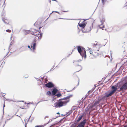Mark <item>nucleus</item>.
Listing matches in <instances>:
<instances>
[{
	"label": "nucleus",
	"mask_w": 127,
	"mask_h": 127,
	"mask_svg": "<svg viewBox=\"0 0 127 127\" xmlns=\"http://www.w3.org/2000/svg\"><path fill=\"white\" fill-rule=\"evenodd\" d=\"M72 96V95L64 97L63 98H61L59 99V101L54 103L55 107L56 108H60L61 107L65 106L69 101V99Z\"/></svg>",
	"instance_id": "f257e3e1"
},
{
	"label": "nucleus",
	"mask_w": 127,
	"mask_h": 127,
	"mask_svg": "<svg viewBox=\"0 0 127 127\" xmlns=\"http://www.w3.org/2000/svg\"><path fill=\"white\" fill-rule=\"evenodd\" d=\"M92 47L94 48L93 55L95 58L98 56L99 54L97 52L99 51V45L97 44H92Z\"/></svg>",
	"instance_id": "f03ea898"
},
{
	"label": "nucleus",
	"mask_w": 127,
	"mask_h": 127,
	"mask_svg": "<svg viewBox=\"0 0 127 127\" xmlns=\"http://www.w3.org/2000/svg\"><path fill=\"white\" fill-rule=\"evenodd\" d=\"M77 49L78 52L80 54L82 57L83 58L84 56L85 58H86V55L85 49L80 46L78 47Z\"/></svg>",
	"instance_id": "7ed1b4c3"
},
{
	"label": "nucleus",
	"mask_w": 127,
	"mask_h": 127,
	"mask_svg": "<svg viewBox=\"0 0 127 127\" xmlns=\"http://www.w3.org/2000/svg\"><path fill=\"white\" fill-rule=\"evenodd\" d=\"M127 89V82H126L120 87V90L121 91L126 90Z\"/></svg>",
	"instance_id": "20e7f679"
},
{
	"label": "nucleus",
	"mask_w": 127,
	"mask_h": 127,
	"mask_svg": "<svg viewBox=\"0 0 127 127\" xmlns=\"http://www.w3.org/2000/svg\"><path fill=\"white\" fill-rule=\"evenodd\" d=\"M86 123V120H84L81 122L78 125L77 127H84Z\"/></svg>",
	"instance_id": "39448f33"
},
{
	"label": "nucleus",
	"mask_w": 127,
	"mask_h": 127,
	"mask_svg": "<svg viewBox=\"0 0 127 127\" xmlns=\"http://www.w3.org/2000/svg\"><path fill=\"white\" fill-rule=\"evenodd\" d=\"M113 94H114L112 93V92L110 91L106 92L104 94L106 98H107L108 97L111 96Z\"/></svg>",
	"instance_id": "423d86ee"
},
{
	"label": "nucleus",
	"mask_w": 127,
	"mask_h": 127,
	"mask_svg": "<svg viewBox=\"0 0 127 127\" xmlns=\"http://www.w3.org/2000/svg\"><path fill=\"white\" fill-rule=\"evenodd\" d=\"M40 31H36L35 32H34L35 33V34H37V35H38L36 37H38V39H40L42 35V33H41V34L40 33Z\"/></svg>",
	"instance_id": "0eeeda50"
},
{
	"label": "nucleus",
	"mask_w": 127,
	"mask_h": 127,
	"mask_svg": "<svg viewBox=\"0 0 127 127\" xmlns=\"http://www.w3.org/2000/svg\"><path fill=\"white\" fill-rule=\"evenodd\" d=\"M45 85L46 87L49 88H51L54 86L53 84L51 82H49L48 83L45 84Z\"/></svg>",
	"instance_id": "6e6552de"
},
{
	"label": "nucleus",
	"mask_w": 127,
	"mask_h": 127,
	"mask_svg": "<svg viewBox=\"0 0 127 127\" xmlns=\"http://www.w3.org/2000/svg\"><path fill=\"white\" fill-rule=\"evenodd\" d=\"M105 100L107 101V100L108 99V98H106V97L105 96V95L104 94V96H103L101 98H98L99 100H100L101 102H103L104 101V100L105 99Z\"/></svg>",
	"instance_id": "1a4fd4ad"
},
{
	"label": "nucleus",
	"mask_w": 127,
	"mask_h": 127,
	"mask_svg": "<svg viewBox=\"0 0 127 127\" xmlns=\"http://www.w3.org/2000/svg\"><path fill=\"white\" fill-rule=\"evenodd\" d=\"M111 88L113 89V90L111 91L113 94H114L115 92L116 91L117 89V87L114 86H112V87Z\"/></svg>",
	"instance_id": "9d476101"
},
{
	"label": "nucleus",
	"mask_w": 127,
	"mask_h": 127,
	"mask_svg": "<svg viewBox=\"0 0 127 127\" xmlns=\"http://www.w3.org/2000/svg\"><path fill=\"white\" fill-rule=\"evenodd\" d=\"M104 19H103L102 21L100 20V22L101 23V24L100 25H99L98 26L99 27V28L102 29V30H103V28L104 27V26H103L102 27H100V26L103 25V22H104Z\"/></svg>",
	"instance_id": "9b49d317"
},
{
	"label": "nucleus",
	"mask_w": 127,
	"mask_h": 127,
	"mask_svg": "<svg viewBox=\"0 0 127 127\" xmlns=\"http://www.w3.org/2000/svg\"><path fill=\"white\" fill-rule=\"evenodd\" d=\"M58 90L56 88H54L52 92V95H55L57 92Z\"/></svg>",
	"instance_id": "f8f14e48"
},
{
	"label": "nucleus",
	"mask_w": 127,
	"mask_h": 127,
	"mask_svg": "<svg viewBox=\"0 0 127 127\" xmlns=\"http://www.w3.org/2000/svg\"><path fill=\"white\" fill-rule=\"evenodd\" d=\"M100 102H101V101L98 99L97 100H96L95 101L94 104V105L98 106L99 105V103Z\"/></svg>",
	"instance_id": "ddd939ff"
},
{
	"label": "nucleus",
	"mask_w": 127,
	"mask_h": 127,
	"mask_svg": "<svg viewBox=\"0 0 127 127\" xmlns=\"http://www.w3.org/2000/svg\"><path fill=\"white\" fill-rule=\"evenodd\" d=\"M86 24L85 23H83L82 24H79V26L80 27H85Z\"/></svg>",
	"instance_id": "4468645a"
},
{
	"label": "nucleus",
	"mask_w": 127,
	"mask_h": 127,
	"mask_svg": "<svg viewBox=\"0 0 127 127\" xmlns=\"http://www.w3.org/2000/svg\"><path fill=\"white\" fill-rule=\"evenodd\" d=\"M91 27L90 26L87 27L86 28V32H89L91 30Z\"/></svg>",
	"instance_id": "2eb2a0df"
},
{
	"label": "nucleus",
	"mask_w": 127,
	"mask_h": 127,
	"mask_svg": "<svg viewBox=\"0 0 127 127\" xmlns=\"http://www.w3.org/2000/svg\"><path fill=\"white\" fill-rule=\"evenodd\" d=\"M83 117V116L82 115L79 116L78 117V118L77 120V122H79L82 118Z\"/></svg>",
	"instance_id": "dca6fc26"
},
{
	"label": "nucleus",
	"mask_w": 127,
	"mask_h": 127,
	"mask_svg": "<svg viewBox=\"0 0 127 127\" xmlns=\"http://www.w3.org/2000/svg\"><path fill=\"white\" fill-rule=\"evenodd\" d=\"M62 95L61 94L59 93L55 95V96H57L58 97H60Z\"/></svg>",
	"instance_id": "f3484780"
},
{
	"label": "nucleus",
	"mask_w": 127,
	"mask_h": 127,
	"mask_svg": "<svg viewBox=\"0 0 127 127\" xmlns=\"http://www.w3.org/2000/svg\"><path fill=\"white\" fill-rule=\"evenodd\" d=\"M103 42H104V43L105 44L104 45V46L107 42V40L106 39H104Z\"/></svg>",
	"instance_id": "a211bd4d"
},
{
	"label": "nucleus",
	"mask_w": 127,
	"mask_h": 127,
	"mask_svg": "<svg viewBox=\"0 0 127 127\" xmlns=\"http://www.w3.org/2000/svg\"><path fill=\"white\" fill-rule=\"evenodd\" d=\"M51 92L50 91H48L47 92V95H51Z\"/></svg>",
	"instance_id": "6ab92c4d"
},
{
	"label": "nucleus",
	"mask_w": 127,
	"mask_h": 127,
	"mask_svg": "<svg viewBox=\"0 0 127 127\" xmlns=\"http://www.w3.org/2000/svg\"><path fill=\"white\" fill-rule=\"evenodd\" d=\"M31 33L33 35H37V34H35V33H34V32H31Z\"/></svg>",
	"instance_id": "aec40b11"
},
{
	"label": "nucleus",
	"mask_w": 127,
	"mask_h": 127,
	"mask_svg": "<svg viewBox=\"0 0 127 127\" xmlns=\"http://www.w3.org/2000/svg\"><path fill=\"white\" fill-rule=\"evenodd\" d=\"M84 28L85 27H83V28H82V30H81L82 31V32H86V31H84V29H85Z\"/></svg>",
	"instance_id": "412c9836"
},
{
	"label": "nucleus",
	"mask_w": 127,
	"mask_h": 127,
	"mask_svg": "<svg viewBox=\"0 0 127 127\" xmlns=\"http://www.w3.org/2000/svg\"><path fill=\"white\" fill-rule=\"evenodd\" d=\"M31 47L32 48V49L33 50V52H34V50L35 49V47H32V45H31Z\"/></svg>",
	"instance_id": "4be33fe9"
},
{
	"label": "nucleus",
	"mask_w": 127,
	"mask_h": 127,
	"mask_svg": "<svg viewBox=\"0 0 127 127\" xmlns=\"http://www.w3.org/2000/svg\"><path fill=\"white\" fill-rule=\"evenodd\" d=\"M93 51H91V50H90L89 51V53H90V54H93Z\"/></svg>",
	"instance_id": "5701e85b"
},
{
	"label": "nucleus",
	"mask_w": 127,
	"mask_h": 127,
	"mask_svg": "<svg viewBox=\"0 0 127 127\" xmlns=\"http://www.w3.org/2000/svg\"><path fill=\"white\" fill-rule=\"evenodd\" d=\"M32 47H35L36 45V43H33Z\"/></svg>",
	"instance_id": "b1692460"
},
{
	"label": "nucleus",
	"mask_w": 127,
	"mask_h": 127,
	"mask_svg": "<svg viewBox=\"0 0 127 127\" xmlns=\"http://www.w3.org/2000/svg\"><path fill=\"white\" fill-rule=\"evenodd\" d=\"M30 32V31H28V30L26 31H25V32L26 33V34H28Z\"/></svg>",
	"instance_id": "393cba45"
},
{
	"label": "nucleus",
	"mask_w": 127,
	"mask_h": 127,
	"mask_svg": "<svg viewBox=\"0 0 127 127\" xmlns=\"http://www.w3.org/2000/svg\"><path fill=\"white\" fill-rule=\"evenodd\" d=\"M54 12L56 13H58V14L60 15H61L63 13H60L59 12L57 11H55Z\"/></svg>",
	"instance_id": "a878e982"
},
{
	"label": "nucleus",
	"mask_w": 127,
	"mask_h": 127,
	"mask_svg": "<svg viewBox=\"0 0 127 127\" xmlns=\"http://www.w3.org/2000/svg\"><path fill=\"white\" fill-rule=\"evenodd\" d=\"M6 31L8 32H11V30H6Z\"/></svg>",
	"instance_id": "bb28decb"
},
{
	"label": "nucleus",
	"mask_w": 127,
	"mask_h": 127,
	"mask_svg": "<svg viewBox=\"0 0 127 127\" xmlns=\"http://www.w3.org/2000/svg\"><path fill=\"white\" fill-rule=\"evenodd\" d=\"M45 100H41L39 101V102H38L36 104V106L38 104V103H39L41 102H42V101H45Z\"/></svg>",
	"instance_id": "cd10ccee"
},
{
	"label": "nucleus",
	"mask_w": 127,
	"mask_h": 127,
	"mask_svg": "<svg viewBox=\"0 0 127 127\" xmlns=\"http://www.w3.org/2000/svg\"><path fill=\"white\" fill-rule=\"evenodd\" d=\"M72 112V110H70V111L67 114H68V115L70 113H71Z\"/></svg>",
	"instance_id": "c85d7f7f"
},
{
	"label": "nucleus",
	"mask_w": 127,
	"mask_h": 127,
	"mask_svg": "<svg viewBox=\"0 0 127 127\" xmlns=\"http://www.w3.org/2000/svg\"><path fill=\"white\" fill-rule=\"evenodd\" d=\"M27 104H33V102H30L29 103H28Z\"/></svg>",
	"instance_id": "c756f323"
},
{
	"label": "nucleus",
	"mask_w": 127,
	"mask_h": 127,
	"mask_svg": "<svg viewBox=\"0 0 127 127\" xmlns=\"http://www.w3.org/2000/svg\"><path fill=\"white\" fill-rule=\"evenodd\" d=\"M1 95L2 96H3L5 95H4V94L2 93H1Z\"/></svg>",
	"instance_id": "7c9ffc66"
},
{
	"label": "nucleus",
	"mask_w": 127,
	"mask_h": 127,
	"mask_svg": "<svg viewBox=\"0 0 127 127\" xmlns=\"http://www.w3.org/2000/svg\"><path fill=\"white\" fill-rule=\"evenodd\" d=\"M71 127H75V124H72L71 125Z\"/></svg>",
	"instance_id": "2f4dec72"
},
{
	"label": "nucleus",
	"mask_w": 127,
	"mask_h": 127,
	"mask_svg": "<svg viewBox=\"0 0 127 127\" xmlns=\"http://www.w3.org/2000/svg\"><path fill=\"white\" fill-rule=\"evenodd\" d=\"M28 48H30L31 50H32L31 48H30V47L29 45H28Z\"/></svg>",
	"instance_id": "473e14b6"
},
{
	"label": "nucleus",
	"mask_w": 127,
	"mask_h": 127,
	"mask_svg": "<svg viewBox=\"0 0 127 127\" xmlns=\"http://www.w3.org/2000/svg\"><path fill=\"white\" fill-rule=\"evenodd\" d=\"M5 106V104H4H4L3 105V109H4V107Z\"/></svg>",
	"instance_id": "72a5a7b5"
},
{
	"label": "nucleus",
	"mask_w": 127,
	"mask_h": 127,
	"mask_svg": "<svg viewBox=\"0 0 127 127\" xmlns=\"http://www.w3.org/2000/svg\"><path fill=\"white\" fill-rule=\"evenodd\" d=\"M12 45V44H11V42L10 44V45L9 46V47H10V46Z\"/></svg>",
	"instance_id": "f704fd0d"
},
{
	"label": "nucleus",
	"mask_w": 127,
	"mask_h": 127,
	"mask_svg": "<svg viewBox=\"0 0 127 127\" xmlns=\"http://www.w3.org/2000/svg\"><path fill=\"white\" fill-rule=\"evenodd\" d=\"M54 66H53L51 68V70H52L53 68H54Z\"/></svg>",
	"instance_id": "c9c22d12"
},
{
	"label": "nucleus",
	"mask_w": 127,
	"mask_h": 127,
	"mask_svg": "<svg viewBox=\"0 0 127 127\" xmlns=\"http://www.w3.org/2000/svg\"><path fill=\"white\" fill-rule=\"evenodd\" d=\"M66 58H64V59H63L62 60V61L63 60H66Z\"/></svg>",
	"instance_id": "e433bc0d"
},
{
	"label": "nucleus",
	"mask_w": 127,
	"mask_h": 127,
	"mask_svg": "<svg viewBox=\"0 0 127 127\" xmlns=\"http://www.w3.org/2000/svg\"><path fill=\"white\" fill-rule=\"evenodd\" d=\"M3 20V22L4 23H6L5 22V21L4 20Z\"/></svg>",
	"instance_id": "4c0bfd02"
},
{
	"label": "nucleus",
	"mask_w": 127,
	"mask_h": 127,
	"mask_svg": "<svg viewBox=\"0 0 127 127\" xmlns=\"http://www.w3.org/2000/svg\"><path fill=\"white\" fill-rule=\"evenodd\" d=\"M31 116H30V117H29V119H28V121L30 119V117H31Z\"/></svg>",
	"instance_id": "58836bf2"
},
{
	"label": "nucleus",
	"mask_w": 127,
	"mask_h": 127,
	"mask_svg": "<svg viewBox=\"0 0 127 127\" xmlns=\"http://www.w3.org/2000/svg\"><path fill=\"white\" fill-rule=\"evenodd\" d=\"M57 114H60V113L59 112L57 113Z\"/></svg>",
	"instance_id": "ea45409f"
},
{
	"label": "nucleus",
	"mask_w": 127,
	"mask_h": 127,
	"mask_svg": "<svg viewBox=\"0 0 127 127\" xmlns=\"http://www.w3.org/2000/svg\"><path fill=\"white\" fill-rule=\"evenodd\" d=\"M72 52H71L70 54H69L68 55H69V56H70V55L71 54H72Z\"/></svg>",
	"instance_id": "a19ab883"
},
{
	"label": "nucleus",
	"mask_w": 127,
	"mask_h": 127,
	"mask_svg": "<svg viewBox=\"0 0 127 127\" xmlns=\"http://www.w3.org/2000/svg\"><path fill=\"white\" fill-rule=\"evenodd\" d=\"M63 11V12H66L68 11Z\"/></svg>",
	"instance_id": "79ce46f5"
},
{
	"label": "nucleus",
	"mask_w": 127,
	"mask_h": 127,
	"mask_svg": "<svg viewBox=\"0 0 127 127\" xmlns=\"http://www.w3.org/2000/svg\"><path fill=\"white\" fill-rule=\"evenodd\" d=\"M69 56H69V55H68V56H67V57H68Z\"/></svg>",
	"instance_id": "37998d69"
},
{
	"label": "nucleus",
	"mask_w": 127,
	"mask_h": 127,
	"mask_svg": "<svg viewBox=\"0 0 127 127\" xmlns=\"http://www.w3.org/2000/svg\"><path fill=\"white\" fill-rule=\"evenodd\" d=\"M71 91V90L70 91H67V92H70Z\"/></svg>",
	"instance_id": "c03bdc74"
},
{
	"label": "nucleus",
	"mask_w": 127,
	"mask_h": 127,
	"mask_svg": "<svg viewBox=\"0 0 127 127\" xmlns=\"http://www.w3.org/2000/svg\"><path fill=\"white\" fill-rule=\"evenodd\" d=\"M36 22H35V24H34V25H35V24H36Z\"/></svg>",
	"instance_id": "a18cd8bd"
},
{
	"label": "nucleus",
	"mask_w": 127,
	"mask_h": 127,
	"mask_svg": "<svg viewBox=\"0 0 127 127\" xmlns=\"http://www.w3.org/2000/svg\"><path fill=\"white\" fill-rule=\"evenodd\" d=\"M11 101H14L13 100H11Z\"/></svg>",
	"instance_id": "49530a36"
},
{
	"label": "nucleus",
	"mask_w": 127,
	"mask_h": 127,
	"mask_svg": "<svg viewBox=\"0 0 127 127\" xmlns=\"http://www.w3.org/2000/svg\"><path fill=\"white\" fill-rule=\"evenodd\" d=\"M25 127H26V124Z\"/></svg>",
	"instance_id": "de8ad7c7"
},
{
	"label": "nucleus",
	"mask_w": 127,
	"mask_h": 127,
	"mask_svg": "<svg viewBox=\"0 0 127 127\" xmlns=\"http://www.w3.org/2000/svg\"><path fill=\"white\" fill-rule=\"evenodd\" d=\"M12 36H11V38H10V39H11V38H12Z\"/></svg>",
	"instance_id": "09e8293b"
},
{
	"label": "nucleus",
	"mask_w": 127,
	"mask_h": 127,
	"mask_svg": "<svg viewBox=\"0 0 127 127\" xmlns=\"http://www.w3.org/2000/svg\"><path fill=\"white\" fill-rule=\"evenodd\" d=\"M41 28V27H40V28H39V29L40 30V28Z\"/></svg>",
	"instance_id": "8fccbe9b"
},
{
	"label": "nucleus",
	"mask_w": 127,
	"mask_h": 127,
	"mask_svg": "<svg viewBox=\"0 0 127 127\" xmlns=\"http://www.w3.org/2000/svg\"><path fill=\"white\" fill-rule=\"evenodd\" d=\"M61 19H63V18H60Z\"/></svg>",
	"instance_id": "3c124183"
},
{
	"label": "nucleus",
	"mask_w": 127,
	"mask_h": 127,
	"mask_svg": "<svg viewBox=\"0 0 127 127\" xmlns=\"http://www.w3.org/2000/svg\"><path fill=\"white\" fill-rule=\"evenodd\" d=\"M54 12V11H52V13H51V14H52V13L53 12Z\"/></svg>",
	"instance_id": "603ef678"
},
{
	"label": "nucleus",
	"mask_w": 127,
	"mask_h": 127,
	"mask_svg": "<svg viewBox=\"0 0 127 127\" xmlns=\"http://www.w3.org/2000/svg\"><path fill=\"white\" fill-rule=\"evenodd\" d=\"M79 85V83H78V85H77V86H78Z\"/></svg>",
	"instance_id": "864d4df0"
},
{
	"label": "nucleus",
	"mask_w": 127,
	"mask_h": 127,
	"mask_svg": "<svg viewBox=\"0 0 127 127\" xmlns=\"http://www.w3.org/2000/svg\"><path fill=\"white\" fill-rule=\"evenodd\" d=\"M53 125H51V127H52Z\"/></svg>",
	"instance_id": "5fc2aeb1"
},
{
	"label": "nucleus",
	"mask_w": 127,
	"mask_h": 127,
	"mask_svg": "<svg viewBox=\"0 0 127 127\" xmlns=\"http://www.w3.org/2000/svg\"><path fill=\"white\" fill-rule=\"evenodd\" d=\"M124 127H127V126H124Z\"/></svg>",
	"instance_id": "6e6d98bb"
},
{
	"label": "nucleus",
	"mask_w": 127,
	"mask_h": 127,
	"mask_svg": "<svg viewBox=\"0 0 127 127\" xmlns=\"http://www.w3.org/2000/svg\"><path fill=\"white\" fill-rule=\"evenodd\" d=\"M75 88V87H74L73 88V90Z\"/></svg>",
	"instance_id": "4d7b16f0"
},
{
	"label": "nucleus",
	"mask_w": 127,
	"mask_h": 127,
	"mask_svg": "<svg viewBox=\"0 0 127 127\" xmlns=\"http://www.w3.org/2000/svg\"><path fill=\"white\" fill-rule=\"evenodd\" d=\"M22 101V102H24V101Z\"/></svg>",
	"instance_id": "13d9d810"
},
{
	"label": "nucleus",
	"mask_w": 127,
	"mask_h": 127,
	"mask_svg": "<svg viewBox=\"0 0 127 127\" xmlns=\"http://www.w3.org/2000/svg\"><path fill=\"white\" fill-rule=\"evenodd\" d=\"M77 61L78 62H79V61L78 60V61Z\"/></svg>",
	"instance_id": "bf43d9fd"
},
{
	"label": "nucleus",
	"mask_w": 127,
	"mask_h": 127,
	"mask_svg": "<svg viewBox=\"0 0 127 127\" xmlns=\"http://www.w3.org/2000/svg\"><path fill=\"white\" fill-rule=\"evenodd\" d=\"M80 67H81V66H80Z\"/></svg>",
	"instance_id": "052dcab7"
},
{
	"label": "nucleus",
	"mask_w": 127,
	"mask_h": 127,
	"mask_svg": "<svg viewBox=\"0 0 127 127\" xmlns=\"http://www.w3.org/2000/svg\"><path fill=\"white\" fill-rule=\"evenodd\" d=\"M77 66H79L78 65H77Z\"/></svg>",
	"instance_id": "680f3d73"
},
{
	"label": "nucleus",
	"mask_w": 127,
	"mask_h": 127,
	"mask_svg": "<svg viewBox=\"0 0 127 127\" xmlns=\"http://www.w3.org/2000/svg\"><path fill=\"white\" fill-rule=\"evenodd\" d=\"M60 116V115H59V116H58V117H59V116Z\"/></svg>",
	"instance_id": "e2e57ef3"
}]
</instances>
